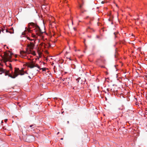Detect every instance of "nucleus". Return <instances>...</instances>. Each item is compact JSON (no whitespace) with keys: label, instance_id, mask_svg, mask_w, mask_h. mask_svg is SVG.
I'll use <instances>...</instances> for the list:
<instances>
[{"label":"nucleus","instance_id":"aec40b11","mask_svg":"<svg viewBox=\"0 0 147 147\" xmlns=\"http://www.w3.org/2000/svg\"><path fill=\"white\" fill-rule=\"evenodd\" d=\"M68 59L69 60H71V59L70 58H69Z\"/></svg>","mask_w":147,"mask_h":147},{"label":"nucleus","instance_id":"ddd939ff","mask_svg":"<svg viewBox=\"0 0 147 147\" xmlns=\"http://www.w3.org/2000/svg\"><path fill=\"white\" fill-rule=\"evenodd\" d=\"M82 5H79V7L80 8H81L82 7Z\"/></svg>","mask_w":147,"mask_h":147},{"label":"nucleus","instance_id":"4468645a","mask_svg":"<svg viewBox=\"0 0 147 147\" xmlns=\"http://www.w3.org/2000/svg\"><path fill=\"white\" fill-rule=\"evenodd\" d=\"M7 119H5V122H7Z\"/></svg>","mask_w":147,"mask_h":147},{"label":"nucleus","instance_id":"a878e982","mask_svg":"<svg viewBox=\"0 0 147 147\" xmlns=\"http://www.w3.org/2000/svg\"><path fill=\"white\" fill-rule=\"evenodd\" d=\"M37 71H39V70H37Z\"/></svg>","mask_w":147,"mask_h":147},{"label":"nucleus","instance_id":"f257e3e1","mask_svg":"<svg viewBox=\"0 0 147 147\" xmlns=\"http://www.w3.org/2000/svg\"><path fill=\"white\" fill-rule=\"evenodd\" d=\"M28 28H25V30L22 33L21 37L24 38L25 41L26 39H28L32 41L27 45V49L30 50L31 52V50L34 48L35 39L37 38V36L34 33H35L36 35L40 36L43 32L41 30L39 26L34 23H28Z\"/></svg>","mask_w":147,"mask_h":147},{"label":"nucleus","instance_id":"6e6552de","mask_svg":"<svg viewBox=\"0 0 147 147\" xmlns=\"http://www.w3.org/2000/svg\"><path fill=\"white\" fill-rule=\"evenodd\" d=\"M89 30H92L93 31H94L93 30L92 28H91L90 27H88V28H87V31H89Z\"/></svg>","mask_w":147,"mask_h":147},{"label":"nucleus","instance_id":"1a4fd4ad","mask_svg":"<svg viewBox=\"0 0 147 147\" xmlns=\"http://www.w3.org/2000/svg\"><path fill=\"white\" fill-rule=\"evenodd\" d=\"M35 125H30V127H35Z\"/></svg>","mask_w":147,"mask_h":147},{"label":"nucleus","instance_id":"393cba45","mask_svg":"<svg viewBox=\"0 0 147 147\" xmlns=\"http://www.w3.org/2000/svg\"><path fill=\"white\" fill-rule=\"evenodd\" d=\"M61 140H62L63 139V138H61Z\"/></svg>","mask_w":147,"mask_h":147},{"label":"nucleus","instance_id":"2eb2a0df","mask_svg":"<svg viewBox=\"0 0 147 147\" xmlns=\"http://www.w3.org/2000/svg\"><path fill=\"white\" fill-rule=\"evenodd\" d=\"M114 35L115 36V37H116V34L114 32Z\"/></svg>","mask_w":147,"mask_h":147},{"label":"nucleus","instance_id":"dca6fc26","mask_svg":"<svg viewBox=\"0 0 147 147\" xmlns=\"http://www.w3.org/2000/svg\"><path fill=\"white\" fill-rule=\"evenodd\" d=\"M6 32H8V30H6Z\"/></svg>","mask_w":147,"mask_h":147},{"label":"nucleus","instance_id":"9d476101","mask_svg":"<svg viewBox=\"0 0 147 147\" xmlns=\"http://www.w3.org/2000/svg\"><path fill=\"white\" fill-rule=\"evenodd\" d=\"M40 69H42V71H45L46 69L45 68H41Z\"/></svg>","mask_w":147,"mask_h":147},{"label":"nucleus","instance_id":"f3484780","mask_svg":"<svg viewBox=\"0 0 147 147\" xmlns=\"http://www.w3.org/2000/svg\"><path fill=\"white\" fill-rule=\"evenodd\" d=\"M65 80V78H63V79H62V80L63 81H64Z\"/></svg>","mask_w":147,"mask_h":147},{"label":"nucleus","instance_id":"f03ea898","mask_svg":"<svg viewBox=\"0 0 147 147\" xmlns=\"http://www.w3.org/2000/svg\"><path fill=\"white\" fill-rule=\"evenodd\" d=\"M25 73L27 74V72H24L23 69H22L21 70H20L19 68H15V71L13 75H12L10 74H8V76L12 78H15L17 77L18 75H23Z\"/></svg>","mask_w":147,"mask_h":147},{"label":"nucleus","instance_id":"423d86ee","mask_svg":"<svg viewBox=\"0 0 147 147\" xmlns=\"http://www.w3.org/2000/svg\"><path fill=\"white\" fill-rule=\"evenodd\" d=\"M34 137L32 136H29L27 138L30 139L29 141L30 142H32L34 140Z\"/></svg>","mask_w":147,"mask_h":147},{"label":"nucleus","instance_id":"b1692460","mask_svg":"<svg viewBox=\"0 0 147 147\" xmlns=\"http://www.w3.org/2000/svg\"><path fill=\"white\" fill-rule=\"evenodd\" d=\"M59 132H58L57 133V134H59Z\"/></svg>","mask_w":147,"mask_h":147},{"label":"nucleus","instance_id":"39448f33","mask_svg":"<svg viewBox=\"0 0 147 147\" xmlns=\"http://www.w3.org/2000/svg\"><path fill=\"white\" fill-rule=\"evenodd\" d=\"M0 71L1 72L0 74H2V73H5V75H7L8 73H9V71L6 70L5 69H3V68H1L0 69Z\"/></svg>","mask_w":147,"mask_h":147},{"label":"nucleus","instance_id":"5701e85b","mask_svg":"<svg viewBox=\"0 0 147 147\" xmlns=\"http://www.w3.org/2000/svg\"><path fill=\"white\" fill-rule=\"evenodd\" d=\"M72 24H73V21H72Z\"/></svg>","mask_w":147,"mask_h":147},{"label":"nucleus","instance_id":"0eeeda50","mask_svg":"<svg viewBox=\"0 0 147 147\" xmlns=\"http://www.w3.org/2000/svg\"><path fill=\"white\" fill-rule=\"evenodd\" d=\"M29 53H31L33 55H36L35 52L34 51H31V52L30 50V52H29Z\"/></svg>","mask_w":147,"mask_h":147},{"label":"nucleus","instance_id":"7ed1b4c3","mask_svg":"<svg viewBox=\"0 0 147 147\" xmlns=\"http://www.w3.org/2000/svg\"><path fill=\"white\" fill-rule=\"evenodd\" d=\"M12 53L11 52L9 51L4 54V56L3 57L4 61L5 62L7 61L11 62V57Z\"/></svg>","mask_w":147,"mask_h":147},{"label":"nucleus","instance_id":"a211bd4d","mask_svg":"<svg viewBox=\"0 0 147 147\" xmlns=\"http://www.w3.org/2000/svg\"><path fill=\"white\" fill-rule=\"evenodd\" d=\"M101 3H102V4H103L104 3V2L103 1H102V2H101Z\"/></svg>","mask_w":147,"mask_h":147},{"label":"nucleus","instance_id":"6ab92c4d","mask_svg":"<svg viewBox=\"0 0 147 147\" xmlns=\"http://www.w3.org/2000/svg\"><path fill=\"white\" fill-rule=\"evenodd\" d=\"M28 77L29 78H30V79H31V77H30V76H28Z\"/></svg>","mask_w":147,"mask_h":147},{"label":"nucleus","instance_id":"4be33fe9","mask_svg":"<svg viewBox=\"0 0 147 147\" xmlns=\"http://www.w3.org/2000/svg\"><path fill=\"white\" fill-rule=\"evenodd\" d=\"M44 5H43V7H43V8H44Z\"/></svg>","mask_w":147,"mask_h":147},{"label":"nucleus","instance_id":"9b49d317","mask_svg":"<svg viewBox=\"0 0 147 147\" xmlns=\"http://www.w3.org/2000/svg\"><path fill=\"white\" fill-rule=\"evenodd\" d=\"M144 78L146 79H147V75H145L144 76Z\"/></svg>","mask_w":147,"mask_h":147},{"label":"nucleus","instance_id":"f8f14e48","mask_svg":"<svg viewBox=\"0 0 147 147\" xmlns=\"http://www.w3.org/2000/svg\"><path fill=\"white\" fill-rule=\"evenodd\" d=\"M9 68H10V69L11 70V69H12V66H11V65L10 64V65L9 66Z\"/></svg>","mask_w":147,"mask_h":147},{"label":"nucleus","instance_id":"20e7f679","mask_svg":"<svg viewBox=\"0 0 147 147\" xmlns=\"http://www.w3.org/2000/svg\"><path fill=\"white\" fill-rule=\"evenodd\" d=\"M28 67L30 68H32L35 67H37L38 69H40V67L38 66L37 64H35L33 62H31L28 63Z\"/></svg>","mask_w":147,"mask_h":147},{"label":"nucleus","instance_id":"412c9836","mask_svg":"<svg viewBox=\"0 0 147 147\" xmlns=\"http://www.w3.org/2000/svg\"><path fill=\"white\" fill-rule=\"evenodd\" d=\"M74 30H76V28H74Z\"/></svg>","mask_w":147,"mask_h":147}]
</instances>
